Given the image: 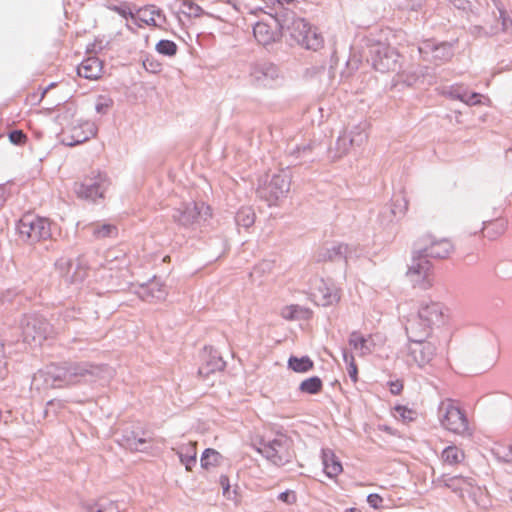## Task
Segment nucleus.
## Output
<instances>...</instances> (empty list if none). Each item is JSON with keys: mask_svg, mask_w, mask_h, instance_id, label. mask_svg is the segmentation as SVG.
<instances>
[{"mask_svg": "<svg viewBox=\"0 0 512 512\" xmlns=\"http://www.w3.org/2000/svg\"><path fill=\"white\" fill-rule=\"evenodd\" d=\"M268 11L282 32L286 30L290 38L301 47L317 51L323 47L324 39L316 28L303 17L297 15L302 11L301 2L294 0H264Z\"/></svg>", "mask_w": 512, "mask_h": 512, "instance_id": "obj_1", "label": "nucleus"}, {"mask_svg": "<svg viewBox=\"0 0 512 512\" xmlns=\"http://www.w3.org/2000/svg\"><path fill=\"white\" fill-rule=\"evenodd\" d=\"M103 365L88 361H61L53 362L39 371L44 381L52 388H65L81 383L95 382L102 377Z\"/></svg>", "mask_w": 512, "mask_h": 512, "instance_id": "obj_2", "label": "nucleus"}, {"mask_svg": "<svg viewBox=\"0 0 512 512\" xmlns=\"http://www.w3.org/2000/svg\"><path fill=\"white\" fill-rule=\"evenodd\" d=\"M430 245L425 246L412 255L411 264L408 267L407 275H417L425 278L432 268V264L429 258L433 259H445L454 250V246L451 241L447 238L439 240L434 239L432 236H428Z\"/></svg>", "mask_w": 512, "mask_h": 512, "instance_id": "obj_3", "label": "nucleus"}, {"mask_svg": "<svg viewBox=\"0 0 512 512\" xmlns=\"http://www.w3.org/2000/svg\"><path fill=\"white\" fill-rule=\"evenodd\" d=\"M110 186V179L106 172L92 170L80 181L73 184V191L77 198L87 202L96 203L98 199H103Z\"/></svg>", "mask_w": 512, "mask_h": 512, "instance_id": "obj_4", "label": "nucleus"}, {"mask_svg": "<svg viewBox=\"0 0 512 512\" xmlns=\"http://www.w3.org/2000/svg\"><path fill=\"white\" fill-rule=\"evenodd\" d=\"M291 173L289 168L280 169L271 177L260 181L257 187V195L267 202L269 206L275 205L280 199L285 198L290 191Z\"/></svg>", "mask_w": 512, "mask_h": 512, "instance_id": "obj_5", "label": "nucleus"}, {"mask_svg": "<svg viewBox=\"0 0 512 512\" xmlns=\"http://www.w3.org/2000/svg\"><path fill=\"white\" fill-rule=\"evenodd\" d=\"M211 215L210 207L205 206L203 202H188L173 209L172 219L180 228L195 231L211 218Z\"/></svg>", "mask_w": 512, "mask_h": 512, "instance_id": "obj_6", "label": "nucleus"}, {"mask_svg": "<svg viewBox=\"0 0 512 512\" xmlns=\"http://www.w3.org/2000/svg\"><path fill=\"white\" fill-rule=\"evenodd\" d=\"M291 442L289 437L279 434L273 440L261 439L256 450L271 463L280 467L292 461Z\"/></svg>", "mask_w": 512, "mask_h": 512, "instance_id": "obj_7", "label": "nucleus"}, {"mask_svg": "<svg viewBox=\"0 0 512 512\" xmlns=\"http://www.w3.org/2000/svg\"><path fill=\"white\" fill-rule=\"evenodd\" d=\"M368 50V60L376 71L386 73L400 69V54L394 47L382 42H373L368 45Z\"/></svg>", "mask_w": 512, "mask_h": 512, "instance_id": "obj_8", "label": "nucleus"}, {"mask_svg": "<svg viewBox=\"0 0 512 512\" xmlns=\"http://www.w3.org/2000/svg\"><path fill=\"white\" fill-rule=\"evenodd\" d=\"M23 341L40 346L53 333V327L44 317L37 314L25 315L21 321Z\"/></svg>", "mask_w": 512, "mask_h": 512, "instance_id": "obj_9", "label": "nucleus"}, {"mask_svg": "<svg viewBox=\"0 0 512 512\" xmlns=\"http://www.w3.org/2000/svg\"><path fill=\"white\" fill-rule=\"evenodd\" d=\"M50 225L47 218L26 214L18 221L17 230L24 241L35 243L51 237Z\"/></svg>", "mask_w": 512, "mask_h": 512, "instance_id": "obj_10", "label": "nucleus"}, {"mask_svg": "<svg viewBox=\"0 0 512 512\" xmlns=\"http://www.w3.org/2000/svg\"><path fill=\"white\" fill-rule=\"evenodd\" d=\"M368 123L361 121L354 125L349 131L340 134L335 144V156L340 158L346 155L353 147H360L368 138Z\"/></svg>", "mask_w": 512, "mask_h": 512, "instance_id": "obj_11", "label": "nucleus"}, {"mask_svg": "<svg viewBox=\"0 0 512 512\" xmlns=\"http://www.w3.org/2000/svg\"><path fill=\"white\" fill-rule=\"evenodd\" d=\"M250 78L253 85L262 88H273L281 79L277 65L268 61H260L251 65Z\"/></svg>", "mask_w": 512, "mask_h": 512, "instance_id": "obj_12", "label": "nucleus"}, {"mask_svg": "<svg viewBox=\"0 0 512 512\" xmlns=\"http://www.w3.org/2000/svg\"><path fill=\"white\" fill-rule=\"evenodd\" d=\"M439 419L445 429L455 434L464 435L469 429L465 413L452 403L439 407Z\"/></svg>", "mask_w": 512, "mask_h": 512, "instance_id": "obj_13", "label": "nucleus"}, {"mask_svg": "<svg viewBox=\"0 0 512 512\" xmlns=\"http://www.w3.org/2000/svg\"><path fill=\"white\" fill-rule=\"evenodd\" d=\"M418 52L424 61L442 63L449 61L453 55V45L449 42H438L435 39H425L418 45Z\"/></svg>", "mask_w": 512, "mask_h": 512, "instance_id": "obj_14", "label": "nucleus"}, {"mask_svg": "<svg viewBox=\"0 0 512 512\" xmlns=\"http://www.w3.org/2000/svg\"><path fill=\"white\" fill-rule=\"evenodd\" d=\"M148 442H150L148 432L140 426L124 429L120 439L118 440L121 447L132 452L146 451L147 447H144V445Z\"/></svg>", "mask_w": 512, "mask_h": 512, "instance_id": "obj_15", "label": "nucleus"}, {"mask_svg": "<svg viewBox=\"0 0 512 512\" xmlns=\"http://www.w3.org/2000/svg\"><path fill=\"white\" fill-rule=\"evenodd\" d=\"M408 355L412 357L418 367L422 368L429 364L436 355V346L426 339L410 340Z\"/></svg>", "mask_w": 512, "mask_h": 512, "instance_id": "obj_16", "label": "nucleus"}, {"mask_svg": "<svg viewBox=\"0 0 512 512\" xmlns=\"http://www.w3.org/2000/svg\"><path fill=\"white\" fill-rule=\"evenodd\" d=\"M321 145L316 141H309L301 145H295L288 151V158L291 165H301L308 162H313L318 156L317 150Z\"/></svg>", "mask_w": 512, "mask_h": 512, "instance_id": "obj_17", "label": "nucleus"}, {"mask_svg": "<svg viewBox=\"0 0 512 512\" xmlns=\"http://www.w3.org/2000/svg\"><path fill=\"white\" fill-rule=\"evenodd\" d=\"M202 361L198 373L203 377H208L210 374L217 371H223L226 367V362L223 360L222 356L211 346L204 347Z\"/></svg>", "mask_w": 512, "mask_h": 512, "instance_id": "obj_18", "label": "nucleus"}, {"mask_svg": "<svg viewBox=\"0 0 512 512\" xmlns=\"http://www.w3.org/2000/svg\"><path fill=\"white\" fill-rule=\"evenodd\" d=\"M135 293L141 300L151 303L165 300L167 296L165 286L155 277L139 285Z\"/></svg>", "mask_w": 512, "mask_h": 512, "instance_id": "obj_19", "label": "nucleus"}, {"mask_svg": "<svg viewBox=\"0 0 512 512\" xmlns=\"http://www.w3.org/2000/svg\"><path fill=\"white\" fill-rule=\"evenodd\" d=\"M352 251L347 244L337 243L333 244L331 247H323L321 248L317 255V262H338L345 261L347 262L349 258H351Z\"/></svg>", "mask_w": 512, "mask_h": 512, "instance_id": "obj_20", "label": "nucleus"}, {"mask_svg": "<svg viewBox=\"0 0 512 512\" xmlns=\"http://www.w3.org/2000/svg\"><path fill=\"white\" fill-rule=\"evenodd\" d=\"M420 319L426 321L430 327L439 326L443 322V306L439 302L423 301L418 309Z\"/></svg>", "mask_w": 512, "mask_h": 512, "instance_id": "obj_21", "label": "nucleus"}, {"mask_svg": "<svg viewBox=\"0 0 512 512\" xmlns=\"http://www.w3.org/2000/svg\"><path fill=\"white\" fill-rule=\"evenodd\" d=\"M253 35L259 44L267 46L281 39L282 30L277 24L276 28L273 29L267 23L259 21L253 27Z\"/></svg>", "mask_w": 512, "mask_h": 512, "instance_id": "obj_22", "label": "nucleus"}, {"mask_svg": "<svg viewBox=\"0 0 512 512\" xmlns=\"http://www.w3.org/2000/svg\"><path fill=\"white\" fill-rule=\"evenodd\" d=\"M433 328L420 319V315L417 314L407 320L405 331L408 337V341L416 339H427L432 332Z\"/></svg>", "mask_w": 512, "mask_h": 512, "instance_id": "obj_23", "label": "nucleus"}, {"mask_svg": "<svg viewBox=\"0 0 512 512\" xmlns=\"http://www.w3.org/2000/svg\"><path fill=\"white\" fill-rule=\"evenodd\" d=\"M102 72V62L97 57L84 59L77 67L78 76L88 79H98Z\"/></svg>", "mask_w": 512, "mask_h": 512, "instance_id": "obj_24", "label": "nucleus"}, {"mask_svg": "<svg viewBox=\"0 0 512 512\" xmlns=\"http://www.w3.org/2000/svg\"><path fill=\"white\" fill-rule=\"evenodd\" d=\"M482 224L481 232L483 236L493 241L505 233L508 221L505 218L497 217L493 220H485Z\"/></svg>", "mask_w": 512, "mask_h": 512, "instance_id": "obj_25", "label": "nucleus"}, {"mask_svg": "<svg viewBox=\"0 0 512 512\" xmlns=\"http://www.w3.org/2000/svg\"><path fill=\"white\" fill-rule=\"evenodd\" d=\"M321 458L324 472L329 478H334L342 472V464L331 449L323 448Z\"/></svg>", "mask_w": 512, "mask_h": 512, "instance_id": "obj_26", "label": "nucleus"}, {"mask_svg": "<svg viewBox=\"0 0 512 512\" xmlns=\"http://www.w3.org/2000/svg\"><path fill=\"white\" fill-rule=\"evenodd\" d=\"M315 297L317 298V304L323 307L333 305L340 300L338 290L334 287L328 286L325 282H322L319 286Z\"/></svg>", "mask_w": 512, "mask_h": 512, "instance_id": "obj_27", "label": "nucleus"}, {"mask_svg": "<svg viewBox=\"0 0 512 512\" xmlns=\"http://www.w3.org/2000/svg\"><path fill=\"white\" fill-rule=\"evenodd\" d=\"M86 512H120V507L116 501L108 498H100L94 502L83 504Z\"/></svg>", "mask_w": 512, "mask_h": 512, "instance_id": "obj_28", "label": "nucleus"}, {"mask_svg": "<svg viewBox=\"0 0 512 512\" xmlns=\"http://www.w3.org/2000/svg\"><path fill=\"white\" fill-rule=\"evenodd\" d=\"M177 455L180 462L185 466L186 470L191 471L197 463L196 447L191 444H185L178 448Z\"/></svg>", "mask_w": 512, "mask_h": 512, "instance_id": "obj_29", "label": "nucleus"}, {"mask_svg": "<svg viewBox=\"0 0 512 512\" xmlns=\"http://www.w3.org/2000/svg\"><path fill=\"white\" fill-rule=\"evenodd\" d=\"M138 17L147 25L155 27L160 26V24L157 23L156 17L162 18V20L165 21V15L163 14V11L154 5L140 9L138 11Z\"/></svg>", "mask_w": 512, "mask_h": 512, "instance_id": "obj_30", "label": "nucleus"}, {"mask_svg": "<svg viewBox=\"0 0 512 512\" xmlns=\"http://www.w3.org/2000/svg\"><path fill=\"white\" fill-rule=\"evenodd\" d=\"M288 368L297 373H305L313 369L314 362L307 355L302 357L290 356L287 362Z\"/></svg>", "mask_w": 512, "mask_h": 512, "instance_id": "obj_31", "label": "nucleus"}, {"mask_svg": "<svg viewBox=\"0 0 512 512\" xmlns=\"http://www.w3.org/2000/svg\"><path fill=\"white\" fill-rule=\"evenodd\" d=\"M438 481L442 482L443 485L454 492L460 490L459 482H462L468 486H473L474 479L470 477H465L463 475H455V476H447L443 474Z\"/></svg>", "mask_w": 512, "mask_h": 512, "instance_id": "obj_32", "label": "nucleus"}, {"mask_svg": "<svg viewBox=\"0 0 512 512\" xmlns=\"http://www.w3.org/2000/svg\"><path fill=\"white\" fill-rule=\"evenodd\" d=\"M255 212L251 207H241L235 214V223L245 229L250 228L255 222Z\"/></svg>", "mask_w": 512, "mask_h": 512, "instance_id": "obj_33", "label": "nucleus"}, {"mask_svg": "<svg viewBox=\"0 0 512 512\" xmlns=\"http://www.w3.org/2000/svg\"><path fill=\"white\" fill-rule=\"evenodd\" d=\"M182 13L189 18H198L202 15L209 17H215L212 13L204 11L198 4L193 0H181Z\"/></svg>", "mask_w": 512, "mask_h": 512, "instance_id": "obj_34", "label": "nucleus"}, {"mask_svg": "<svg viewBox=\"0 0 512 512\" xmlns=\"http://www.w3.org/2000/svg\"><path fill=\"white\" fill-rule=\"evenodd\" d=\"M323 383L320 377L312 376L303 380L299 385V391L305 394L315 395L322 391Z\"/></svg>", "mask_w": 512, "mask_h": 512, "instance_id": "obj_35", "label": "nucleus"}, {"mask_svg": "<svg viewBox=\"0 0 512 512\" xmlns=\"http://www.w3.org/2000/svg\"><path fill=\"white\" fill-rule=\"evenodd\" d=\"M89 229L96 239L110 238L117 235V227L109 223L91 225Z\"/></svg>", "mask_w": 512, "mask_h": 512, "instance_id": "obj_36", "label": "nucleus"}, {"mask_svg": "<svg viewBox=\"0 0 512 512\" xmlns=\"http://www.w3.org/2000/svg\"><path fill=\"white\" fill-rule=\"evenodd\" d=\"M442 459L448 465H456L464 460V452L456 446H447L442 451Z\"/></svg>", "mask_w": 512, "mask_h": 512, "instance_id": "obj_37", "label": "nucleus"}, {"mask_svg": "<svg viewBox=\"0 0 512 512\" xmlns=\"http://www.w3.org/2000/svg\"><path fill=\"white\" fill-rule=\"evenodd\" d=\"M442 94L450 99L464 102V99H466L467 96V87L463 84H453L444 87Z\"/></svg>", "mask_w": 512, "mask_h": 512, "instance_id": "obj_38", "label": "nucleus"}, {"mask_svg": "<svg viewBox=\"0 0 512 512\" xmlns=\"http://www.w3.org/2000/svg\"><path fill=\"white\" fill-rule=\"evenodd\" d=\"M447 2L454 8L464 12L468 22H472L478 16V11L472 7V3L469 0H447Z\"/></svg>", "mask_w": 512, "mask_h": 512, "instance_id": "obj_39", "label": "nucleus"}, {"mask_svg": "<svg viewBox=\"0 0 512 512\" xmlns=\"http://www.w3.org/2000/svg\"><path fill=\"white\" fill-rule=\"evenodd\" d=\"M222 459V455L212 448H207L203 451L200 459L201 467L208 469L217 466Z\"/></svg>", "mask_w": 512, "mask_h": 512, "instance_id": "obj_40", "label": "nucleus"}, {"mask_svg": "<svg viewBox=\"0 0 512 512\" xmlns=\"http://www.w3.org/2000/svg\"><path fill=\"white\" fill-rule=\"evenodd\" d=\"M155 49L159 54L172 57L177 53L178 47L174 41L168 40V39H162V40L158 41Z\"/></svg>", "mask_w": 512, "mask_h": 512, "instance_id": "obj_41", "label": "nucleus"}, {"mask_svg": "<svg viewBox=\"0 0 512 512\" xmlns=\"http://www.w3.org/2000/svg\"><path fill=\"white\" fill-rule=\"evenodd\" d=\"M407 209L408 201L405 199V197H399L393 201L388 212L393 217H402L403 215H405Z\"/></svg>", "mask_w": 512, "mask_h": 512, "instance_id": "obj_42", "label": "nucleus"}, {"mask_svg": "<svg viewBox=\"0 0 512 512\" xmlns=\"http://www.w3.org/2000/svg\"><path fill=\"white\" fill-rule=\"evenodd\" d=\"M304 309L299 305L285 306L281 310V316L286 320H296L302 317Z\"/></svg>", "mask_w": 512, "mask_h": 512, "instance_id": "obj_43", "label": "nucleus"}, {"mask_svg": "<svg viewBox=\"0 0 512 512\" xmlns=\"http://www.w3.org/2000/svg\"><path fill=\"white\" fill-rule=\"evenodd\" d=\"M75 114V108L68 104L63 107V110L56 116V120L60 125H68L71 123L72 118Z\"/></svg>", "mask_w": 512, "mask_h": 512, "instance_id": "obj_44", "label": "nucleus"}, {"mask_svg": "<svg viewBox=\"0 0 512 512\" xmlns=\"http://www.w3.org/2000/svg\"><path fill=\"white\" fill-rule=\"evenodd\" d=\"M496 275L501 279H511L512 278V261L505 260L501 261L496 266Z\"/></svg>", "mask_w": 512, "mask_h": 512, "instance_id": "obj_45", "label": "nucleus"}, {"mask_svg": "<svg viewBox=\"0 0 512 512\" xmlns=\"http://www.w3.org/2000/svg\"><path fill=\"white\" fill-rule=\"evenodd\" d=\"M113 100L107 96L100 95L95 104V110L99 114H107L108 110L112 107Z\"/></svg>", "mask_w": 512, "mask_h": 512, "instance_id": "obj_46", "label": "nucleus"}, {"mask_svg": "<svg viewBox=\"0 0 512 512\" xmlns=\"http://www.w3.org/2000/svg\"><path fill=\"white\" fill-rule=\"evenodd\" d=\"M498 28L497 27H491L490 31H487L483 26L481 25H471L469 27V33L474 37H488L495 33H497Z\"/></svg>", "mask_w": 512, "mask_h": 512, "instance_id": "obj_47", "label": "nucleus"}, {"mask_svg": "<svg viewBox=\"0 0 512 512\" xmlns=\"http://www.w3.org/2000/svg\"><path fill=\"white\" fill-rule=\"evenodd\" d=\"M366 342V338L362 336L359 332L353 331L350 334L349 345L352 346L354 349L363 350L364 348H366Z\"/></svg>", "mask_w": 512, "mask_h": 512, "instance_id": "obj_48", "label": "nucleus"}, {"mask_svg": "<svg viewBox=\"0 0 512 512\" xmlns=\"http://www.w3.org/2000/svg\"><path fill=\"white\" fill-rule=\"evenodd\" d=\"M8 137L11 143L18 146L25 144L27 141V135L19 129L10 131Z\"/></svg>", "mask_w": 512, "mask_h": 512, "instance_id": "obj_49", "label": "nucleus"}, {"mask_svg": "<svg viewBox=\"0 0 512 512\" xmlns=\"http://www.w3.org/2000/svg\"><path fill=\"white\" fill-rule=\"evenodd\" d=\"M499 12V19L501 20L502 31H507L512 26V20L507 15L506 10L504 9L502 3L496 6Z\"/></svg>", "mask_w": 512, "mask_h": 512, "instance_id": "obj_50", "label": "nucleus"}, {"mask_svg": "<svg viewBox=\"0 0 512 512\" xmlns=\"http://www.w3.org/2000/svg\"><path fill=\"white\" fill-rule=\"evenodd\" d=\"M483 98V95L478 92H469L467 89V96L466 99H464V102L468 106H475L481 103V99Z\"/></svg>", "mask_w": 512, "mask_h": 512, "instance_id": "obj_51", "label": "nucleus"}, {"mask_svg": "<svg viewBox=\"0 0 512 512\" xmlns=\"http://www.w3.org/2000/svg\"><path fill=\"white\" fill-rule=\"evenodd\" d=\"M144 68L151 73H158L161 70V64L153 58H146L143 60Z\"/></svg>", "mask_w": 512, "mask_h": 512, "instance_id": "obj_52", "label": "nucleus"}, {"mask_svg": "<svg viewBox=\"0 0 512 512\" xmlns=\"http://www.w3.org/2000/svg\"><path fill=\"white\" fill-rule=\"evenodd\" d=\"M395 411L400 415V417L404 420L411 421L414 419L415 412L412 409L407 408L403 405H397L395 407Z\"/></svg>", "mask_w": 512, "mask_h": 512, "instance_id": "obj_53", "label": "nucleus"}, {"mask_svg": "<svg viewBox=\"0 0 512 512\" xmlns=\"http://www.w3.org/2000/svg\"><path fill=\"white\" fill-rule=\"evenodd\" d=\"M278 500L286 504H294L297 500V497L294 491L285 490L278 495Z\"/></svg>", "mask_w": 512, "mask_h": 512, "instance_id": "obj_54", "label": "nucleus"}, {"mask_svg": "<svg viewBox=\"0 0 512 512\" xmlns=\"http://www.w3.org/2000/svg\"><path fill=\"white\" fill-rule=\"evenodd\" d=\"M367 503L373 509H379L382 507L383 498L377 493H371L367 496Z\"/></svg>", "mask_w": 512, "mask_h": 512, "instance_id": "obj_55", "label": "nucleus"}, {"mask_svg": "<svg viewBox=\"0 0 512 512\" xmlns=\"http://www.w3.org/2000/svg\"><path fill=\"white\" fill-rule=\"evenodd\" d=\"M423 5H424L423 0H407L402 5V9L417 12L422 9Z\"/></svg>", "mask_w": 512, "mask_h": 512, "instance_id": "obj_56", "label": "nucleus"}, {"mask_svg": "<svg viewBox=\"0 0 512 512\" xmlns=\"http://www.w3.org/2000/svg\"><path fill=\"white\" fill-rule=\"evenodd\" d=\"M497 455L505 462H512V445L502 447L501 450L497 452Z\"/></svg>", "mask_w": 512, "mask_h": 512, "instance_id": "obj_57", "label": "nucleus"}, {"mask_svg": "<svg viewBox=\"0 0 512 512\" xmlns=\"http://www.w3.org/2000/svg\"><path fill=\"white\" fill-rule=\"evenodd\" d=\"M112 10H114L124 18L133 17V12L127 6H114Z\"/></svg>", "mask_w": 512, "mask_h": 512, "instance_id": "obj_58", "label": "nucleus"}, {"mask_svg": "<svg viewBox=\"0 0 512 512\" xmlns=\"http://www.w3.org/2000/svg\"><path fill=\"white\" fill-rule=\"evenodd\" d=\"M388 385H389V388H390V392L393 394V395H398L401 393V391L403 390V384L401 381L399 380H396V381H390L388 382Z\"/></svg>", "mask_w": 512, "mask_h": 512, "instance_id": "obj_59", "label": "nucleus"}, {"mask_svg": "<svg viewBox=\"0 0 512 512\" xmlns=\"http://www.w3.org/2000/svg\"><path fill=\"white\" fill-rule=\"evenodd\" d=\"M348 375L350 379L356 383L358 380V368L355 362L349 363V366L347 367Z\"/></svg>", "mask_w": 512, "mask_h": 512, "instance_id": "obj_60", "label": "nucleus"}, {"mask_svg": "<svg viewBox=\"0 0 512 512\" xmlns=\"http://www.w3.org/2000/svg\"><path fill=\"white\" fill-rule=\"evenodd\" d=\"M16 295H17V292H16L15 290L8 289V290H6L5 292H3V293L1 294L0 299H1V301H2L3 303H5V302H11V301L14 299V297H15Z\"/></svg>", "mask_w": 512, "mask_h": 512, "instance_id": "obj_61", "label": "nucleus"}, {"mask_svg": "<svg viewBox=\"0 0 512 512\" xmlns=\"http://www.w3.org/2000/svg\"><path fill=\"white\" fill-rule=\"evenodd\" d=\"M88 139H89V136H84V137L80 138V137H75L74 135H72L71 141H68L66 143V145L75 146V145H78V144H81V143L87 141Z\"/></svg>", "mask_w": 512, "mask_h": 512, "instance_id": "obj_62", "label": "nucleus"}, {"mask_svg": "<svg viewBox=\"0 0 512 512\" xmlns=\"http://www.w3.org/2000/svg\"><path fill=\"white\" fill-rule=\"evenodd\" d=\"M342 357L344 362L349 366V363L355 362L354 356L347 349L342 350Z\"/></svg>", "mask_w": 512, "mask_h": 512, "instance_id": "obj_63", "label": "nucleus"}, {"mask_svg": "<svg viewBox=\"0 0 512 512\" xmlns=\"http://www.w3.org/2000/svg\"><path fill=\"white\" fill-rule=\"evenodd\" d=\"M6 201V191L3 186H0V208L4 205Z\"/></svg>", "mask_w": 512, "mask_h": 512, "instance_id": "obj_64", "label": "nucleus"}]
</instances>
